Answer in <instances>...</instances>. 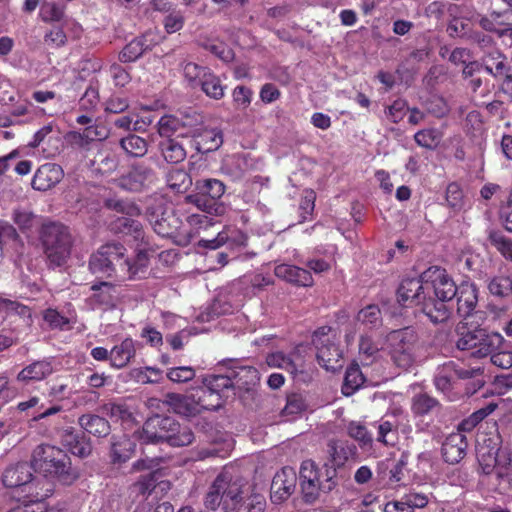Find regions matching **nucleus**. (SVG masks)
Instances as JSON below:
<instances>
[{
	"label": "nucleus",
	"mask_w": 512,
	"mask_h": 512,
	"mask_svg": "<svg viewBox=\"0 0 512 512\" xmlns=\"http://www.w3.org/2000/svg\"><path fill=\"white\" fill-rule=\"evenodd\" d=\"M266 363L269 367L280 368L291 374H295L300 364L293 355H285L282 352L271 353L266 357Z\"/></svg>",
	"instance_id": "nucleus-40"
},
{
	"label": "nucleus",
	"mask_w": 512,
	"mask_h": 512,
	"mask_svg": "<svg viewBox=\"0 0 512 512\" xmlns=\"http://www.w3.org/2000/svg\"><path fill=\"white\" fill-rule=\"evenodd\" d=\"M490 361L496 367L509 369L512 367V350L499 347L490 357Z\"/></svg>",
	"instance_id": "nucleus-61"
},
{
	"label": "nucleus",
	"mask_w": 512,
	"mask_h": 512,
	"mask_svg": "<svg viewBox=\"0 0 512 512\" xmlns=\"http://www.w3.org/2000/svg\"><path fill=\"white\" fill-rule=\"evenodd\" d=\"M422 280L427 283L428 295L433 292L436 298L451 301L457 294L458 287L441 267H429L422 273Z\"/></svg>",
	"instance_id": "nucleus-10"
},
{
	"label": "nucleus",
	"mask_w": 512,
	"mask_h": 512,
	"mask_svg": "<svg viewBox=\"0 0 512 512\" xmlns=\"http://www.w3.org/2000/svg\"><path fill=\"white\" fill-rule=\"evenodd\" d=\"M437 371L446 375L453 381L456 379H470L482 374L480 368H466L455 361L445 362Z\"/></svg>",
	"instance_id": "nucleus-34"
},
{
	"label": "nucleus",
	"mask_w": 512,
	"mask_h": 512,
	"mask_svg": "<svg viewBox=\"0 0 512 512\" xmlns=\"http://www.w3.org/2000/svg\"><path fill=\"white\" fill-rule=\"evenodd\" d=\"M296 487V474L292 469L283 468L273 477L270 497L273 503L279 504L287 500Z\"/></svg>",
	"instance_id": "nucleus-15"
},
{
	"label": "nucleus",
	"mask_w": 512,
	"mask_h": 512,
	"mask_svg": "<svg viewBox=\"0 0 512 512\" xmlns=\"http://www.w3.org/2000/svg\"><path fill=\"white\" fill-rule=\"evenodd\" d=\"M166 403L175 413L180 415L192 416L200 413L196 393H192L191 395L169 393L166 396Z\"/></svg>",
	"instance_id": "nucleus-24"
},
{
	"label": "nucleus",
	"mask_w": 512,
	"mask_h": 512,
	"mask_svg": "<svg viewBox=\"0 0 512 512\" xmlns=\"http://www.w3.org/2000/svg\"><path fill=\"white\" fill-rule=\"evenodd\" d=\"M366 382V378L358 364H352L347 367L342 386V393L350 396L361 388Z\"/></svg>",
	"instance_id": "nucleus-35"
},
{
	"label": "nucleus",
	"mask_w": 512,
	"mask_h": 512,
	"mask_svg": "<svg viewBox=\"0 0 512 512\" xmlns=\"http://www.w3.org/2000/svg\"><path fill=\"white\" fill-rule=\"evenodd\" d=\"M202 91L210 98L219 100L224 96L225 87L221 84L220 79L210 70L201 80L200 85Z\"/></svg>",
	"instance_id": "nucleus-46"
},
{
	"label": "nucleus",
	"mask_w": 512,
	"mask_h": 512,
	"mask_svg": "<svg viewBox=\"0 0 512 512\" xmlns=\"http://www.w3.org/2000/svg\"><path fill=\"white\" fill-rule=\"evenodd\" d=\"M460 337L456 342V346L460 350H471L474 352L476 349L484 329L475 328L473 330L465 331L464 327L458 326L457 328Z\"/></svg>",
	"instance_id": "nucleus-45"
},
{
	"label": "nucleus",
	"mask_w": 512,
	"mask_h": 512,
	"mask_svg": "<svg viewBox=\"0 0 512 512\" xmlns=\"http://www.w3.org/2000/svg\"><path fill=\"white\" fill-rule=\"evenodd\" d=\"M182 121L181 112L177 114H167L162 116L158 123V133L162 137L171 138L172 135L176 134L178 137H182Z\"/></svg>",
	"instance_id": "nucleus-38"
},
{
	"label": "nucleus",
	"mask_w": 512,
	"mask_h": 512,
	"mask_svg": "<svg viewBox=\"0 0 512 512\" xmlns=\"http://www.w3.org/2000/svg\"><path fill=\"white\" fill-rule=\"evenodd\" d=\"M390 353L394 363L402 368L409 369L416 359L418 336L414 329L406 327L391 331L387 336Z\"/></svg>",
	"instance_id": "nucleus-5"
},
{
	"label": "nucleus",
	"mask_w": 512,
	"mask_h": 512,
	"mask_svg": "<svg viewBox=\"0 0 512 512\" xmlns=\"http://www.w3.org/2000/svg\"><path fill=\"white\" fill-rule=\"evenodd\" d=\"M274 273L278 278L296 286L310 287L313 285L311 273L304 268L282 263L275 267Z\"/></svg>",
	"instance_id": "nucleus-20"
},
{
	"label": "nucleus",
	"mask_w": 512,
	"mask_h": 512,
	"mask_svg": "<svg viewBox=\"0 0 512 512\" xmlns=\"http://www.w3.org/2000/svg\"><path fill=\"white\" fill-rule=\"evenodd\" d=\"M204 386L212 392L222 394L223 399L228 397L230 390H233L232 375H211L204 379Z\"/></svg>",
	"instance_id": "nucleus-42"
},
{
	"label": "nucleus",
	"mask_w": 512,
	"mask_h": 512,
	"mask_svg": "<svg viewBox=\"0 0 512 512\" xmlns=\"http://www.w3.org/2000/svg\"><path fill=\"white\" fill-rule=\"evenodd\" d=\"M54 371L49 359L35 361L24 367L17 375V380L24 383L42 381Z\"/></svg>",
	"instance_id": "nucleus-23"
},
{
	"label": "nucleus",
	"mask_w": 512,
	"mask_h": 512,
	"mask_svg": "<svg viewBox=\"0 0 512 512\" xmlns=\"http://www.w3.org/2000/svg\"><path fill=\"white\" fill-rule=\"evenodd\" d=\"M438 402L427 394H419L413 398L412 410L415 414L424 415L431 412Z\"/></svg>",
	"instance_id": "nucleus-52"
},
{
	"label": "nucleus",
	"mask_w": 512,
	"mask_h": 512,
	"mask_svg": "<svg viewBox=\"0 0 512 512\" xmlns=\"http://www.w3.org/2000/svg\"><path fill=\"white\" fill-rule=\"evenodd\" d=\"M447 302L446 300L427 295L425 300L421 303L422 312L431 322L435 324L444 323L451 315V308L447 305Z\"/></svg>",
	"instance_id": "nucleus-25"
},
{
	"label": "nucleus",
	"mask_w": 512,
	"mask_h": 512,
	"mask_svg": "<svg viewBox=\"0 0 512 512\" xmlns=\"http://www.w3.org/2000/svg\"><path fill=\"white\" fill-rule=\"evenodd\" d=\"M159 150L167 163L177 164L187 156L184 146L174 138H166L159 143Z\"/></svg>",
	"instance_id": "nucleus-31"
},
{
	"label": "nucleus",
	"mask_w": 512,
	"mask_h": 512,
	"mask_svg": "<svg viewBox=\"0 0 512 512\" xmlns=\"http://www.w3.org/2000/svg\"><path fill=\"white\" fill-rule=\"evenodd\" d=\"M193 440L194 434L192 430L186 425L181 426L176 421V427H174L173 432L170 433L168 444L173 447H182L191 444Z\"/></svg>",
	"instance_id": "nucleus-50"
},
{
	"label": "nucleus",
	"mask_w": 512,
	"mask_h": 512,
	"mask_svg": "<svg viewBox=\"0 0 512 512\" xmlns=\"http://www.w3.org/2000/svg\"><path fill=\"white\" fill-rule=\"evenodd\" d=\"M136 355V342L132 338H125L110 350V365L115 369H123Z\"/></svg>",
	"instance_id": "nucleus-21"
},
{
	"label": "nucleus",
	"mask_w": 512,
	"mask_h": 512,
	"mask_svg": "<svg viewBox=\"0 0 512 512\" xmlns=\"http://www.w3.org/2000/svg\"><path fill=\"white\" fill-rule=\"evenodd\" d=\"M182 137H191L192 139L204 127V117L196 111H182Z\"/></svg>",
	"instance_id": "nucleus-37"
},
{
	"label": "nucleus",
	"mask_w": 512,
	"mask_h": 512,
	"mask_svg": "<svg viewBox=\"0 0 512 512\" xmlns=\"http://www.w3.org/2000/svg\"><path fill=\"white\" fill-rule=\"evenodd\" d=\"M95 169L102 174H108L117 168L116 157L107 151H100L93 160Z\"/></svg>",
	"instance_id": "nucleus-51"
},
{
	"label": "nucleus",
	"mask_w": 512,
	"mask_h": 512,
	"mask_svg": "<svg viewBox=\"0 0 512 512\" xmlns=\"http://www.w3.org/2000/svg\"><path fill=\"white\" fill-rule=\"evenodd\" d=\"M105 252L109 253L111 265L117 267V264L124 262L130 268L131 279L144 273V269L148 266L149 257L146 252V247L137 249L134 258L126 255V248L123 244L118 242H109L103 245Z\"/></svg>",
	"instance_id": "nucleus-8"
},
{
	"label": "nucleus",
	"mask_w": 512,
	"mask_h": 512,
	"mask_svg": "<svg viewBox=\"0 0 512 512\" xmlns=\"http://www.w3.org/2000/svg\"><path fill=\"white\" fill-rule=\"evenodd\" d=\"M497 479L506 482L512 488V450L500 448L494 458Z\"/></svg>",
	"instance_id": "nucleus-29"
},
{
	"label": "nucleus",
	"mask_w": 512,
	"mask_h": 512,
	"mask_svg": "<svg viewBox=\"0 0 512 512\" xmlns=\"http://www.w3.org/2000/svg\"><path fill=\"white\" fill-rule=\"evenodd\" d=\"M197 192L189 195V203L213 215H222L225 207L218 202L225 192V185L217 179L199 180L195 184Z\"/></svg>",
	"instance_id": "nucleus-6"
},
{
	"label": "nucleus",
	"mask_w": 512,
	"mask_h": 512,
	"mask_svg": "<svg viewBox=\"0 0 512 512\" xmlns=\"http://www.w3.org/2000/svg\"><path fill=\"white\" fill-rule=\"evenodd\" d=\"M135 451V443L125 434L114 435L111 438L110 458L113 464L128 461Z\"/></svg>",
	"instance_id": "nucleus-26"
},
{
	"label": "nucleus",
	"mask_w": 512,
	"mask_h": 512,
	"mask_svg": "<svg viewBox=\"0 0 512 512\" xmlns=\"http://www.w3.org/2000/svg\"><path fill=\"white\" fill-rule=\"evenodd\" d=\"M490 244L507 260L512 261V239L506 237L501 231L489 232Z\"/></svg>",
	"instance_id": "nucleus-47"
},
{
	"label": "nucleus",
	"mask_w": 512,
	"mask_h": 512,
	"mask_svg": "<svg viewBox=\"0 0 512 512\" xmlns=\"http://www.w3.org/2000/svg\"><path fill=\"white\" fill-rule=\"evenodd\" d=\"M31 467L45 478V480H40V491H36L34 495L36 500H45L52 495L53 482L70 486L80 477L79 471L72 466L68 454L49 444H40L34 448Z\"/></svg>",
	"instance_id": "nucleus-2"
},
{
	"label": "nucleus",
	"mask_w": 512,
	"mask_h": 512,
	"mask_svg": "<svg viewBox=\"0 0 512 512\" xmlns=\"http://www.w3.org/2000/svg\"><path fill=\"white\" fill-rule=\"evenodd\" d=\"M467 446L466 437L461 432L450 434L442 444L444 460L449 464L458 463L464 458Z\"/></svg>",
	"instance_id": "nucleus-19"
},
{
	"label": "nucleus",
	"mask_w": 512,
	"mask_h": 512,
	"mask_svg": "<svg viewBox=\"0 0 512 512\" xmlns=\"http://www.w3.org/2000/svg\"><path fill=\"white\" fill-rule=\"evenodd\" d=\"M300 487L307 503L315 502L321 493H328L336 486L335 470L320 471L312 460L302 462L299 472Z\"/></svg>",
	"instance_id": "nucleus-4"
},
{
	"label": "nucleus",
	"mask_w": 512,
	"mask_h": 512,
	"mask_svg": "<svg viewBox=\"0 0 512 512\" xmlns=\"http://www.w3.org/2000/svg\"><path fill=\"white\" fill-rule=\"evenodd\" d=\"M79 424L86 432L97 437H105L110 433L109 422L98 415H82Z\"/></svg>",
	"instance_id": "nucleus-33"
},
{
	"label": "nucleus",
	"mask_w": 512,
	"mask_h": 512,
	"mask_svg": "<svg viewBox=\"0 0 512 512\" xmlns=\"http://www.w3.org/2000/svg\"><path fill=\"white\" fill-rule=\"evenodd\" d=\"M130 268L124 262L117 264V267L111 265L109 253L105 252L103 245L92 254L89 260V270L95 275L114 277L119 280L131 279Z\"/></svg>",
	"instance_id": "nucleus-12"
},
{
	"label": "nucleus",
	"mask_w": 512,
	"mask_h": 512,
	"mask_svg": "<svg viewBox=\"0 0 512 512\" xmlns=\"http://www.w3.org/2000/svg\"><path fill=\"white\" fill-rule=\"evenodd\" d=\"M195 393L200 412L202 410H217L223 404V395L212 392L204 385L196 390Z\"/></svg>",
	"instance_id": "nucleus-39"
},
{
	"label": "nucleus",
	"mask_w": 512,
	"mask_h": 512,
	"mask_svg": "<svg viewBox=\"0 0 512 512\" xmlns=\"http://www.w3.org/2000/svg\"><path fill=\"white\" fill-rule=\"evenodd\" d=\"M149 222L155 233L162 237H170L178 229V219L172 211L164 210L162 207H157L150 212Z\"/></svg>",
	"instance_id": "nucleus-18"
},
{
	"label": "nucleus",
	"mask_w": 512,
	"mask_h": 512,
	"mask_svg": "<svg viewBox=\"0 0 512 512\" xmlns=\"http://www.w3.org/2000/svg\"><path fill=\"white\" fill-rule=\"evenodd\" d=\"M63 176L64 172L60 165L55 163L43 164L34 174L32 187L35 190L47 191L57 185Z\"/></svg>",
	"instance_id": "nucleus-17"
},
{
	"label": "nucleus",
	"mask_w": 512,
	"mask_h": 512,
	"mask_svg": "<svg viewBox=\"0 0 512 512\" xmlns=\"http://www.w3.org/2000/svg\"><path fill=\"white\" fill-rule=\"evenodd\" d=\"M505 59L499 50L490 48L482 59L485 71L495 77L504 75L506 72Z\"/></svg>",
	"instance_id": "nucleus-36"
},
{
	"label": "nucleus",
	"mask_w": 512,
	"mask_h": 512,
	"mask_svg": "<svg viewBox=\"0 0 512 512\" xmlns=\"http://www.w3.org/2000/svg\"><path fill=\"white\" fill-rule=\"evenodd\" d=\"M447 205L455 211L461 210L463 207V193L460 186L453 182L446 188Z\"/></svg>",
	"instance_id": "nucleus-57"
},
{
	"label": "nucleus",
	"mask_w": 512,
	"mask_h": 512,
	"mask_svg": "<svg viewBox=\"0 0 512 512\" xmlns=\"http://www.w3.org/2000/svg\"><path fill=\"white\" fill-rule=\"evenodd\" d=\"M414 139L419 146L432 149L437 146L440 141V134L435 129H424L418 131Z\"/></svg>",
	"instance_id": "nucleus-55"
},
{
	"label": "nucleus",
	"mask_w": 512,
	"mask_h": 512,
	"mask_svg": "<svg viewBox=\"0 0 512 512\" xmlns=\"http://www.w3.org/2000/svg\"><path fill=\"white\" fill-rule=\"evenodd\" d=\"M331 332V327H320L314 332L312 343L317 350L319 364L326 370L334 371L341 367L342 351L335 343V335H330Z\"/></svg>",
	"instance_id": "nucleus-7"
},
{
	"label": "nucleus",
	"mask_w": 512,
	"mask_h": 512,
	"mask_svg": "<svg viewBox=\"0 0 512 512\" xmlns=\"http://www.w3.org/2000/svg\"><path fill=\"white\" fill-rule=\"evenodd\" d=\"M12 218L22 231L30 230L35 224V215L25 208L14 209Z\"/></svg>",
	"instance_id": "nucleus-54"
},
{
	"label": "nucleus",
	"mask_w": 512,
	"mask_h": 512,
	"mask_svg": "<svg viewBox=\"0 0 512 512\" xmlns=\"http://www.w3.org/2000/svg\"><path fill=\"white\" fill-rule=\"evenodd\" d=\"M201 46L211 54L215 55L219 59L224 62H230L234 58V53L230 47H228L224 42L213 39L206 40L201 43Z\"/></svg>",
	"instance_id": "nucleus-49"
},
{
	"label": "nucleus",
	"mask_w": 512,
	"mask_h": 512,
	"mask_svg": "<svg viewBox=\"0 0 512 512\" xmlns=\"http://www.w3.org/2000/svg\"><path fill=\"white\" fill-rule=\"evenodd\" d=\"M504 338L499 333H487L483 330L482 337L480 341L471 354L477 358H483L487 356H492L495 350H498L500 346L504 343Z\"/></svg>",
	"instance_id": "nucleus-32"
},
{
	"label": "nucleus",
	"mask_w": 512,
	"mask_h": 512,
	"mask_svg": "<svg viewBox=\"0 0 512 512\" xmlns=\"http://www.w3.org/2000/svg\"><path fill=\"white\" fill-rule=\"evenodd\" d=\"M328 462L325 469H334L335 472L353 456L356 455V447L345 440L332 439L327 443Z\"/></svg>",
	"instance_id": "nucleus-16"
},
{
	"label": "nucleus",
	"mask_w": 512,
	"mask_h": 512,
	"mask_svg": "<svg viewBox=\"0 0 512 512\" xmlns=\"http://www.w3.org/2000/svg\"><path fill=\"white\" fill-rule=\"evenodd\" d=\"M167 377L176 383H184L195 377V371L190 366H180L169 369Z\"/></svg>",
	"instance_id": "nucleus-59"
},
{
	"label": "nucleus",
	"mask_w": 512,
	"mask_h": 512,
	"mask_svg": "<svg viewBox=\"0 0 512 512\" xmlns=\"http://www.w3.org/2000/svg\"><path fill=\"white\" fill-rule=\"evenodd\" d=\"M234 391H249L259 381L258 370L251 366L240 367L231 373Z\"/></svg>",
	"instance_id": "nucleus-30"
},
{
	"label": "nucleus",
	"mask_w": 512,
	"mask_h": 512,
	"mask_svg": "<svg viewBox=\"0 0 512 512\" xmlns=\"http://www.w3.org/2000/svg\"><path fill=\"white\" fill-rule=\"evenodd\" d=\"M348 434L351 438L358 441L362 447L368 446L372 442V436L369 434L366 427L359 423L351 422L348 425Z\"/></svg>",
	"instance_id": "nucleus-58"
},
{
	"label": "nucleus",
	"mask_w": 512,
	"mask_h": 512,
	"mask_svg": "<svg viewBox=\"0 0 512 512\" xmlns=\"http://www.w3.org/2000/svg\"><path fill=\"white\" fill-rule=\"evenodd\" d=\"M120 146L128 155L133 157H143L148 151L146 140L135 134L122 138Z\"/></svg>",
	"instance_id": "nucleus-44"
},
{
	"label": "nucleus",
	"mask_w": 512,
	"mask_h": 512,
	"mask_svg": "<svg viewBox=\"0 0 512 512\" xmlns=\"http://www.w3.org/2000/svg\"><path fill=\"white\" fill-rule=\"evenodd\" d=\"M499 217L504 227L509 232H512V190L505 203L500 207Z\"/></svg>",
	"instance_id": "nucleus-64"
},
{
	"label": "nucleus",
	"mask_w": 512,
	"mask_h": 512,
	"mask_svg": "<svg viewBox=\"0 0 512 512\" xmlns=\"http://www.w3.org/2000/svg\"><path fill=\"white\" fill-rule=\"evenodd\" d=\"M176 427V420L171 417L155 415L147 419L141 430L135 436L145 444H157L166 442L168 444L170 433Z\"/></svg>",
	"instance_id": "nucleus-9"
},
{
	"label": "nucleus",
	"mask_w": 512,
	"mask_h": 512,
	"mask_svg": "<svg viewBox=\"0 0 512 512\" xmlns=\"http://www.w3.org/2000/svg\"><path fill=\"white\" fill-rule=\"evenodd\" d=\"M166 182L170 189L177 193H183L192 185L190 175L183 169H172L166 176Z\"/></svg>",
	"instance_id": "nucleus-43"
},
{
	"label": "nucleus",
	"mask_w": 512,
	"mask_h": 512,
	"mask_svg": "<svg viewBox=\"0 0 512 512\" xmlns=\"http://www.w3.org/2000/svg\"><path fill=\"white\" fill-rule=\"evenodd\" d=\"M488 289L491 294L499 297H504L511 291L510 279L507 277H494L488 284Z\"/></svg>",
	"instance_id": "nucleus-60"
},
{
	"label": "nucleus",
	"mask_w": 512,
	"mask_h": 512,
	"mask_svg": "<svg viewBox=\"0 0 512 512\" xmlns=\"http://www.w3.org/2000/svg\"><path fill=\"white\" fill-rule=\"evenodd\" d=\"M223 143L221 131L205 126L193 138V146L200 153H208L217 150Z\"/></svg>",
	"instance_id": "nucleus-27"
},
{
	"label": "nucleus",
	"mask_w": 512,
	"mask_h": 512,
	"mask_svg": "<svg viewBox=\"0 0 512 512\" xmlns=\"http://www.w3.org/2000/svg\"><path fill=\"white\" fill-rule=\"evenodd\" d=\"M456 297L458 314L463 318L472 315L478 301L476 286L468 282L462 283L458 287Z\"/></svg>",
	"instance_id": "nucleus-22"
},
{
	"label": "nucleus",
	"mask_w": 512,
	"mask_h": 512,
	"mask_svg": "<svg viewBox=\"0 0 512 512\" xmlns=\"http://www.w3.org/2000/svg\"><path fill=\"white\" fill-rule=\"evenodd\" d=\"M154 180V171L147 165L138 164L118 179V186L128 191L137 192L151 185Z\"/></svg>",
	"instance_id": "nucleus-13"
},
{
	"label": "nucleus",
	"mask_w": 512,
	"mask_h": 512,
	"mask_svg": "<svg viewBox=\"0 0 512 512\" xmlns=\"http://www.w3.org/2000/svg\"><path fill=\"white\" fill-rule=\"evenodd\" d=\"M55 133V139L58 138L59 129L58 127L53 123H48L47 125H44L42 128H40L33 136V140L29 143L30 147L36 148L39 147L41 144L47 141H51L53 136L52 134Z\"/></svg>",
	"instance_id": "nucleus-53"
},
{
	"label": "nucleus",
	"mask_w": 512,
	"mask_h": 512,
	"mask_svg": "<svg viewBox=\"0 0 512 512\" xmlns=\"http://www.w3.org/2000/svg\"><path fill=\"white\" fill-rule=\"evenodd\" d=\"M2 483L8 488L24 486L31 495L30 502L38 503L42 501L36 500L34 497L36 491H40L41 482L40 480L32 482L31 467L27 463H17L7 467L2 475Z\"/></svg>",
	"instance_id": "nucleus-11"
},
{
	"label": "nucleus",
	"mask_w": 512,
	"mask_h": 512,
	"mask_svg": "<svg viewBox=\"0 0 512 512\" xmlns=\"http://www.w3.org/2000/svg\"><path fill=\"white\" fill-rule=\"evenodd\" d=\"M42 244L50 266L60 267L71 256L74 237L70 229L60 223H50L43 227Z\"/></svg>",
	"instance_id": "nucleus-3"
},
{
	"label": "nucleus",
	"mask_w": 512,
	"mask_h": 512,
	"mask_svg": "<svg viewBox=\"0 0 512 512\" xmlns=\"http://www.w3.org/2000/svg\"><path fill=\"white\" fill-rule=\"evenodd\" d=\"M357 320L365 325L377 326L381 322V312L378 306L368 305L359 311Z\"/></svg>",
	"instance_id": "nucleus-56"
},
{
	"label": "nucleus",
	"mask_w": 512,
	"mask_h": 512,
	"mask_svg": "<svg viewBox=\"0 0 512 512\" xmlns=\"http://www.w3.org/2000/svg\"><path fill=\"white\" fill-rule=\"evenodd\" d=\"M203 505L209 511L221 508L223 512H265L267 502L255 487L220 473L209 486Z\"/></svg>",
	"instance_id": "nucleus-1"
},
{
	"label": "nucleus",
	"mask_w": 512,
	"mask_h": 512,
	"mask_svg": "<svg viewBox=\"0 0 512 512\" xmlns=\"http://www.w3.org/2000/svg\"><path fill=\"white\" fill-rule=\"evenodd\" d=\"M210 69L200 66L194 62H185L182 66L183 76L190 86H199L201 80L206 76Z\"/></svg>",
	"instance_id": "nucleus-48"
},
{
	"label": "nucleus",
	"mask_w": 512,
	"mask_h": 512,
	"mask_svg": "<svg viewBox=\"0 0 512 512\" xmlns=\"http://www.w3.org/2000/svg\"><path fill=\"white\" fill-rule=\"evenodd\" d=\"M128 216L123 215L112 221L111 229L116 233L132 236L137 242L144 243L145 233L142 224Z\"/></svg>",
	"instance_id": "nucleus-28"
},
{
	"label": "nucleus",
	"mask_w": 512,
	"mask_h": 512,
	"mask_svg": "<svg viewBox=\"0 0 512 512\" xmlns=\"http://www.w3.org/2000/svg\"><path fill=\"white\" fill-rule=\"evenodd\" d=\"M149 48L146 43V36L135 38L130 41L121 51L119 59L121 62H133L137 60L145 50Z\"/></svg>",
	"instance_id": "nucleus-41"
},
{
	"label": "nucleus",
	"mask_w": 512,
	"mask_h": 512,
	"mask_svg": "<svg viewBox=\"0 0 512 512\" xmlns=\"http://www.w3.org/2000/svg\"><path fill=\"white\" fill-rule=\"evenodd\" d=\"M426 284L427 283H424L422 280V275L418 279H404L397 290L399 303L404 306L421 305L428 295Z\"/></svg>",
	"instance_id": "nucleus-14"
},
{
	"label": "nucleus",
	"mask_w": 512,
	"mask_h": 512,
	"mask_svg": "<svg viewBox=\"0 0 512 512\" xmlns=\"http://www.w3.org/2000/svg\"><path fill=\"white\" fill-rule=\"evenodd\" d=\"M406 110V101L403 99H397L387 108L386 115L393 123H398L404 118Z\"/></svg>",
	"instance_id": "nucleus-63"
},
{
	"label": "nucleus",
	"mask_w": 512,
	"mask_h": 512,
	"mask_svg": "<svg viewBox=\"0 0 512 512\" xmlns=\"http://www.w3.org/2000/svg\"><path fill=\"white\" fill-rule=\"evenodd\" d=\"M105 410L115 421H127L132 416L125 404L111 403L105 406Z\"/></svg>",
	"instance_id": "nucleus-62"
}]
</instances>
